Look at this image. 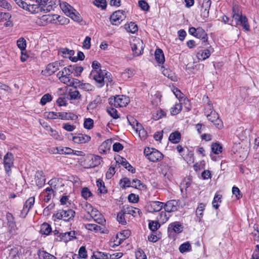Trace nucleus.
Wrapping results in <instances>:
<instances>
[{
    "instance_id": "obj_1",
    "label": "nucleus",
    "mask_w": 259,
    "mask_h": 259,
    "mask_svg": "<svg viewBox=\"0 0 259 259\" xmlns=\"http://www.w3.org/2000/svg\"><path fill=\"white\" fill-rule=\"evenodd\" d=\"M232 18L235 21L236 25L242 26L246 31L250 30L247 18L242 14V11L238 5H234L232 8Z\"/></svg>"
},
{
    "instance_id": "obj_2",
    "label": "nucleus",
    "mask_w": 259,
    "mask_h": 259,
    "mask_svg": "<svg viewBox=\"0 0 259 259\" xmlns=\"http://www.w3.org/2000/svg\"><path fill=\"white\" fill-rule=\"evenodd\" d=\"M64 19V23L62 24H68L69 23V19L65 18L63 17H60V16L56 14L54 15H44L39 18H38L36 21V23L39 26H46L49 24L53 23L56 24L57 20L59 19Z\"/></svg>"
},
{
    "instance_id": "obj_3",
    "label": "nucleus",
    "mask_w": 259,
    "mask_h": 259,
    "mask_svg": "<svg viewBox=\"0 0 259 259\" xmlns=\"http://www.w3.org/2000/svg\"><path fill=\"white\" fill-rule=\"evenodd\" d=\"M91 75L94 79L99 83V87H102L104 84L105 80L110 81L111 74L105 70L99 69L92 70Z\"/></svg>"
},
{
    "instance_id": "obj_4",
    "label": "nucleus",
    "mask_w": 259,
    "mask_h": 259,
    "mask_svg": "<svg viewBox=\"0 0 259 259\" xmlns=\"http://www.w3.org/2000/svg\"><path fill=\"white\" fill-rule=\"evenodd\" d=\"M75 212L74 210L70 209H59L54 214L53 217L55 221L57 220H62L64 221H69L72 220L75 215Z\"/></svg>"
},
{
    "instance_id": "obj_5",
    "label": "nucleus",
    "mask_w": 259,
    "mask_h": 259,
    "mask_svg": "<svg viewBox=\"0 0 259 259\" xmlns=\"http://www.w3.org/2000/svg\"><path fill=\"white\" fill-rule=\"evenodd\" d=\"M144 153L146 157L152 162H157L163 158L162 154L154 148L147 147L144 149Z\"/></svg>"
},
{
    "instance_id": "obj_6",
    "label": "nucleus",
    "mask_w": 259,
    "mask_h": 259,
    "mask_svg": "<svg viewBox=\"0 0 259 259\" xmlns=\"http://www.w3.org/2000/svg\"><path fill=\"white\" fill-rule=\"evenodd\" d=\"M130 102L128 97L123 95H118L113 98L109 99V103L115 107H121L126 106Z\"/></svg>"
},
{
    "instance_id": "obj_7",
    "label": "nucleus",
    "mask_w": 259,
    "mask_h": 259,
    "mask_svg": "<svg viewBox=\"0 0 259 259\" xmlns=\"http://www.w3.org/2000/svg\"><path fill=\"white\" fill-rule=\"evenodd\" d=\"M14 156L10 152L7 153L4 157V165L6 172L8 176L11 174V168L14 166Z\"/></svg>"
},
{
    "instance_id": "obj_8",
    "label": "nucleus",
    "mask_w": 259,
    "mask_h": 259,
    "mask_svg": "<svg viewBox=\"0 0 259 259\" xmlns=\"http://www.w3.org/2000/svg\"><path fill=\"white\" fill-rule=\"evenodd\" d=\"M131 48L133 52L137 56L141 55L144 49L143 43L140 38H135L131 42Z\"/></svg>"
},
{
    "instance_id": "obj_9",
    "label": "nucleus",
    "mask_w": 259,
    "mask_h": 259,
    "mask_svg": "<svg viewBox=\"0 0 259 259\" xmlns=\"http://www.w3.org/2000/svg\"><path fill=\"white\" fill-rule=\"evenodd\" d=\"M124 11L118 10L114 12L110 16L111 23L113 25H118L125 18Z\"/></svg>"
},
{
    "instance_id": "obj_10",
    "label": "nucleus",
    "mask_w": 259,
    "mask_h": 259,
    "mask_svg": "<svg viewBox=\"0 0 259 259\" xmlns=\"http://www.w3.org/2000/svg\"><path fill=\"white\" fill-rule=\"evenodd\" d=\"M164 203L155 201L149 202L146 205L147 210L149 212H155L161 210L163 207Z\"/></svg>"
},
{
    "instance_id": "obj_11",
    "label": "nucleus",
    "mask_w": 259,
    "mask_h": 259,
    "mask_svg": "<svg viewBox=\"0 0 259 259\" xmlns=\"http://www.w3.org/2000/svg\"><path fill=\"white\" fill-rule=\"evenodd\" d=\"M211 4V0H199L201 5V15L203 18L209 16V10Z\"/></svg>"
},
{
    "instance_id": "obj_12",
    "label": "nucleus",
    "mask_w": 259,
    "mask_h": 259,
    "mask_svg": "<svg viewBox=\"0 0 259 259\" xmlns=\"http://www.w3.org/2000/svg\"><path fill=\"white\" fill-rule=\"evenodd\" d=\"M121 209L125 214L131 215L134 217H140L142 214V211L140 209L128 205H123Z\"/></svg>"
},
{
    "instance_id": "obj_13",
    "label": "nucleus",
    "mask_w": 259,
    "mask_h": 259,
    "mask_svg": "<svg viewBox=\"0 0 259 259\" xmlns=\"http://www.w3.org/2000/svg\"><path fill=\"white\" fill-rule=\"evenodd\" d=\"M206 116L208 119L213 122L218 128L220 129L223 127L222 121L219 118L218 115L215 112L212 113L211 111L210 114H207Z\"/></svg>"
},
{
    "instance_id": "obj_14",
    "label": "nucleus",
    "mask_w": 259,
    "mask_h": 259,
    "mask_svg": "<svg viewBox=\"0 0 259 259\" xmlns=\"http://www.w3.org/2000/svg\"><path fill=\"white\" fill-rule=\"evenodd\" d=\"M91 137L87 135L78 134L72 137V141L77 144H85L90 142Z\"/></svg>"
},
{
    "instance_id": "obj_15",
    "label": "nucleus",
    "mask_w": 259,
    "mask_h": 259,
    "mask_svg": "<svg viewBox=\"0 0 259 259\" xmlns=\"http://www.w3.org/2000/svg\"><path fill=\"white\" fill-rule=\"evenodd\" d=\"M178 207V201L176 200H171L163 204V208L165 211L168 212L175 211Z\"/></svg>"
},
{
    "instance_id": "obj_16",
    "label": "nucleus",
    "mask_w": 259,
    "mask_h": 259,
    "mask_svg": "<svg viewBox=\"0 0 259 259\" xmlns=\"http://www.w3.org/2000/svg\"><path fill=\"white\" fill-rule=\"evenodd\" d=\"M54 190L52 187L46 188L41 194V196L43 198L45 202H49L52 197L55 195Z\"/></svg>"
},
{
    "instance_id": "obj_17",
    "label": "nucleus",
    "mask_w": 259,
    "mask_h": 259,
    "mask_svg": "<svg viewBox=\"0 0 259 259\" xmlns=\"http://www.w3.org/2000/svg\"><path fill=\"white\" fill-rule=\"evenodd\" d=\"M35 202L34 197H29L24 204L23 208L21 210V214L25 217L28 213L30 209L33 206Z\"/></svg>"
},
{
    "instance_id": "obj_18",
    "label": "nucleus",
    "mask_w": 259,
    "mask_h": 259,
    "mask_svg": "<svg viewBox=\"0 0 259 259\" xmlns=\"http://www.w3.org/2000/svg\"><path fill=\"white\" fill-rule=\"evenodd\" d=\"M60 63L58 62H55L48 65L45 71V73L47 75H51L59 69Z\"/></svg>"
},
{
    "instance_id": "obj_19",
    "label": "nucleus",
    "mask_w": 259,
    "mask_h": 259,
    "mask_svg": "<svg viewBox=\"0 0 259 259\" xmlns=\"http://www.w3.org/2000/svg\"><path fill=\"white\" fill-rule=\"evenodd\" d=\"M75 236L74 231H69L65 233H61L58 236L57 240L60 241L67 242L73 239Z\"/></svg>"
},
{
    "instance_id": "obj_20",
    "label": "nucleus",
    "mask_w": 259,
    "mask_h": 259,
    "mask_svg": "<svg viewBox=\"0 0 259 259\" xmlns=\"http://www.w3.org/2000/svg\"><path fill=\"white\" fill-rule=\"evenodd\" d=\"M35 182L36 185L39 187H42L45 184L46 179L44 172L42 171H38L35 176Z\"/></svg>"
},
{
    "instance_id": "obj_21",
    "label": "nucleus",
    "mask_w": 259,
    "mask_h": 259,
    "mask_svg": "<svg viewBox=\"0 0 259 259\" xmlns=\"http://www.w3.org/2000/svg\"><path fill=\"white\" fill-rule=\"evenodd\" d=\"M62 83L70 87L74 85L75 79L70 76H57Z\"/></svg>"
},
{
    "instance_id": "obj_22",
    "label": "nucleus",
    "mask_w": 259,
    "mask_h": 259,
    "mask_svg": "<svg viewBox=\"0 0 259 259\" xmlns=\"http://www.w3.org/2000/svg\"><path fill=\"white\" fill-rule=\"evenodd\" d=\"M182 225L179 222H175L169 225L168 231L169 232L173 231L175 233H179L182 231Z\"/></svg>"
},
{
    "instance_id": "obj_23",
    "label": "nucleus",
    "mask_w": 259,
    "mask_h": 259,
    "mask_svg": "<svg viewBox=\"0 0 259 259\" xmlns=\"http://www.w3.org/2000/svg\"><path fill=\"white\" fill-rule=\"evenodd\" d=\"M60 7L62 10L66 14V15L70 14L71 12H74V9L70 5L65 2H61L60 3Z\"/></svg>"
},
{
    "instance_id": "obj_24",
    "label": "nucleus",
    "mask_w": 259,
    "mask_h": 259,
    "mask_svg": "<svg viewBox=\"0 0 259 259\" xmlns=\"http://www.w3.org/2000/svg\"><path fill=\"white\" fill-rule=\"evenodd\" d=\"M195 37L202 40L204 42L207 41V34L204 30L201 27L197 28Z\"/></svg>"
},
{
    "instance_id": "obj_25",
    "label": "nucleus",
    "mask_w": 259,
    "mask_h": 259,
    "mask_svg": "<svg viewBox=\"0 0 259 259\" xmlns=\"http://www.w3.org/2000/svg\"><path fill=\"white\" fill-rule=\"evenodd\" d=\"M42 8L38 4H27V7H25V10L31 12V13H37L41 11Z\"/></svg>"
},
{
    "instance_id": "obj_26",
    "label": "nucleus",
    "mask_w": 259,
    "mask_h": 259,
    "mask_svg": "<svg viewBox=\"0 0 259 259\" xmlns=\"http://www.w3.org/2000/svg\"><path fill=\"white\" fill-rule=\"evenodd\" d=\"M170 217V215L167 214L165 211H161L157 217V221L160 224L165 223Z\"/></svg>"
},
{
    "instance_id": "obj_27",
    "label": "nucleus",
    "mask_w": 259,
    "mask_h": 259,
    "mask_svg": "<svg viewBox=\"0 0 259 259\" xmlns=\"http://www.w3.org/2000/svg\"><path fill=\"white\" fill-rule=\"evenodd\" d=\"M155 58L157 62L159 64H163L165 61L164 56L161 49L156 50Z\"/></svg>"
},
{
    "instance_id": "obj_28",
    "label": "nucleus",
    "mask_w": 259,
    "mask_h": 259,
    "mask_svg": "<svg viewBox=\"0 0 259 259\" xmlns=\"http://www.w3.org/2000/svg\"><path fill=\"white\" fill-rule=\"evenodd\" d=\"M101 103V99L100 96H97L95 99L88 105L87 109L89 110L96 108Z\"/></svg>"
},
{
    "instance_id": "obj_29",
    "label": "nucleus",
    "mask_w": 259,
    "mask_h": 259,
    "mask_svg": "<svg viewBox=\"0 0 259 259\" xmlns=\"http://www.w3.org/2000/svg\"><path fill=\"white\" fill-rule=\"evenodd\" d=\"M210 52L208 49L199 51L197 54V57L199 60H204L209 57Z\"/></svg>"
},
{
    "instance_id": "obj_30",
    "label": "nucleus",
    "mask_w": 259,
    "mask_h": 259,
    "mask_svg": "<svg viewBox=\"0 0 259 259\" xmlns=\"http://www.w3.org/2000/svg\"><path fill=\"white\" fill-rule=\"evenodd\" d=\"M63 112H49L45 113V116L48 118L52 119H62V116Z\"/></svg>"
},
{
    "instance_id": "obj_31",
    "label": "nucleus",
    "mask_w": 259,
    "mask_h": 259,
    "mask_svg": "<svg viewBox=\"0 0 259 259\" xmlns=\"http://www.w3.org/2000/svg\"><path fill=\"white\" fill-rule=\"evenodd\" d=\"M38 255L39 259H57L54 255L44 250H39Z\"/></svg>"
},
{
    "instance_id": "obj_32",
    "label": "nucleus",
    "mask_w": 259,
    "mask_h": 259,
    "mask_svg": "<svg viewBox=\"0 0 259 259\" xmlns=\"http://www.w3.org/2000/svg\"><path fill=\"white\" fill-rule=\"evenodd\" d=\"M181 140V134L179 132H175L170 134L169 140L173 143H178Z\"/></svg>"
},
{
    "instance_id": "obj_33",
    "label": "nucleus",
    "mask_w": 259,
    "mask_h": 259,
    "mask_svg": "<svg viewBox=\"0 0 259 259\" xmlns=\"http://www.w3.org/2000/svg\"><path fill=\"white\" fill-rule=\"evenodd\" d=\"M163 74L170 79L172 81H176L177 80L175 74L170 69H163L162 71Z\"/></svg>"
},
{
    "instance_id": "obj_34",
    "label": "nucleus",
    "mask_w": 259,
    "mask_h": 259,
    "mask_svg": "<svg viewBox=\"0 0 259 259\" xmlns=\"http://www.w3.org/2000/svg\"><path fill=\"white\" fill-rule=\"evenodd\" d=\"M125 29L127 32L134 33L138 31V26L134 22H130L125 25Z\"/></svg>"
},
{
    "instance_id": "obj_35",
    "label": "nucleus",
    "mask_w": 259,
    "mask_h": 259,
    "mask_svg": "<svg viewBox=\"0 0 259 259\" xmlns=\"http://www.w3.org/2000/svg\"><path fill=\"white\" fill-rule=\"evenodd\" d=\"M52 231L51 226L48 223H43L40 227V232L42 234L48 235Z\"/></svg>"
},
{
    "instance_id": "obj_36",
    "label": "nucleus",
    "mask_w": 259,
    "mask_h": 259,
    "mask_svg": "<svg viewBox=\"0 0 259 259\" xmlns=\"http://www.w3.org/2000/svg\"><path fill=\"white\" fill-rule=\"evenodd\" d=\"M71 68V65L64 67L57 73V76H70L72 74V69Z\"/></svg>"
},
{
    "instance_id": "obj_37",
    "label": "nucleus",
    "mask_w": 259,
    "mask_h": 259,
    "mask_svg": "<svg viewBox=\"0 0 259 259\" xmlns=\"http://www.w3.org/2000/svg\"><path fill=\"white\" fill-rule=\"evenodd\" d=\"M46 130L49 133L50 135L55 139L56 140H61V137L60 135L59 134L57 131L53 129L50 126L47 125L46 126Z\"/></svg>"
},
{
    "instance_id": "obj_38",
    "label": "nucleus",
    "mask_w": 259,
    "mask_h": 259,
    "mask_svg": "<svg viewBox=\"0 0 259 259\" xmlns=\"http://www.w3.org/2000/svg\"><path fill=\"white\" fill-rule=\"evenodd\" d=\"M62 120H75L77 118L76 115L70 112H63Z\"/></svg>"
},
{
    "instance_id": "obj_39",
    "label": "nucleus",
    "mask_w": 259,
    "mask_h": 259,
    "mask_svg": "<svg viewBox=\"0 0 259 259\" xmlns=\"http://www.w3.org/2000/svg\"><path fill=\"white\" fill-rule=\"evenodd\" d=\"M109 254L103 252L97 251L94 253L92 257H95V259H109Z\"/></svg>"
},
{
    "instance_id": "obj_40",
    "label": "nucleus",
    "mask_w": 259,
    "mask_h": 259,
    "mask_svg": "<svg viewBox=\"0 0 259 259\" xmlns=\"http://www.w3.org/2000/svg\"><path fill=\"white\" fill-rule=\"evenodd\" d=\"M205 207V204L201 203L199 204L196 210V215L199 217V221H200L201 218L203 216V211Z\"/></svg>"
},
{
    "instance_id": "obj_41",
    "label": "nucleus",
    "mask_w": 259,
    "mask_h": 259,
    "mask_svg": "<svg viewBox=\"0 0 259 259\" xmlns=\"http://www.w3.org/2000/svg\"><path fill=\"white\" fill-rule=\"evenodd\" d=\"M68 16L76 22H80L82 21L80 15L75 9L74 12H71Z\"/></svg>"
},
{
    "instance_id": "obj_42",
    "label": "nucleus",
    "mask_w": 259,
    "mask_h": 259,
    "mask_svg": "<svg viewBox=\"0 0 259 259\" xmlns=\"http://www.w3.org/2000/svg\"><path fill=\"white\" fill-rule=\"evenodd\" d=\"M68 16L76 22H80L82 21L80 15L75 9L74 12H71Z\"/></svg>"
},
{
    "instance_id": "obj_43",
    "label": "nucleus",
    "mask_w": 259,
    "mask_h": 259,
    "mask_svg": "<svg viewBox=\"0 0 259 259\" xmlns=\"http://www.w3.org/2000/svg\"><path fill=\"white\" fill-rule=\"evenodd\" d=\"M71 69H72V74H73L75 76H79L83 70L82 67L78 66L76 65H71Z\"/></svg>"
},
{
    "instance_id": "obj_44",
    "label": "nucleus",
    "mask_w": 259,
    "mask_h": 259,
    "mask_svg": "<svg viewBox=\"0 0 259 259\" xmlns=\"http://www.w3.org/2000/svg\"><path fill=\"white\" fill-rule=\"evenodd\" d=\"M125 214H126L123 211L122 209L121 211L118 213L117 220L120 224L122 225H125L126 224V221L125 219Z\"/></svg>"
},
{
    "instance_id": "obj_45",
    "label": "nucleus",
    "mask_w": 259,
    "mask_h": 259,
    "mask_svg": "<svg viewBox=\"0 0 259 259\" xmlns=\"http://www.w3.org/2000/svg\"><path fill=\"white\" fill-rule=\"evenodd\" d=\"M182 107L181 103H176L170 109V113L172 115L178 114L182 110Z\"/></svg>"
},
{
    "instance_id": "obj_46",
    "label": "nucleus",
    "mask_w": 259,
    "mask_h": 259,
    "mask_svg": "<svg viewBox=\"0 0 259 259\" xmlns=\"http://www.w3.org/2000/svg\"><path fill=\"white\" fill-rule=\"evenodd\" d=\"M134 75V70L127 68L121 74L122 78L126 80Z\"/></svg>"
},
{
    "instance_id": "obj_47",
    "label": "nucleus",
    "mask_w": 259,
    "mask_h": 259,
    "mask_svg": "<svg viewBox=\"0 0 259 259\" xmlns=\"http://www.w3.org/2000/svg\"><path fill=\"white\" fill-rule=\"evenodd\" d=\"M52 100V97L51 94L48 93L45 94L41 98L40 103L42 105H46L48 102H51Z\"/></svg>"
},
{
    "instance_id": "obj_48",
    "label": "nucleus",
    "mask_w": 259,
    "mask_h": 259,
    "mask_svg": "<svg viewBox=\"0 0 259 259\" xmlns=\"http://www.w3.org/2000/svg\"><path fill=\"white\" fill-rule=\"evenodd\" d=\"M191 245L189 242H186L181 244L179 247V250L181 253H184L190 251Z\"/></svg>"
},
{
    "instance_id": "obj_49",
    "label": "nucleus",
    "mask_w": 259,
    "mask_h": 259,
    "mask_svg": "<svg viewBox=\"0 0 259 259\" xmlns=\"http://www.w3.org/2000/svg\"><path fill=\"white\" fill-rule=\"evenodd\" d=\"M96 214L95 217L93 218L94 221L98 224L103 225L105 223V220L103 215L99 211H96Z\"/></svg>"
},
{
    "instance_id": "obj_50",
    "label": "nucleus",
    "mask_w": 259,
    "mask_h": 259,
    "mask_svg": "<svg viewBox=\"0 0 259 259\" xmlns=\"http://www.w3.org/2000/svg\"><path fill=\"white\" fill-rule=\"evenodd\" d=\"M160 227V224L157 221H152L149 223V228L154 232L156 231Z\"/></svg>"
},
{
    "instance_id": "obj_51",
    "label": "nucleus",
    "mask_w": 259,
    "mask_h": 259,
    "mask_svg": "<svg viewBox=\"0 0 259 259\" xmlns=\"http://www.w3.org/2000/svg\"><path fill=\"white\" fill-rule=\"evenodd\" d=\"M69 96L71 100H76L80 98L79 92L76 89L70 90L69 93Z\"/></svg>"
},
{
    "instance_id": "obj_52",
    "label": "nucleus",
    "mask_w": 259,
    "mask_h": 259,
    "mask_svg": "<svg viewBox=\"0 0 259 259\" xmlns=\"http://www.w3.org/2000/svg\"><path fill=\"white\" fill-rule=\"evenodd\" d=\"M94 126V120L90 118H85L83 122V127L85 129L91 130Z\"/></svg>"
},
{
    "instance_id": "obj_53",
    "label": "nucleus",
    "mask_w": 259,
    "mask_h": 259,
    "mask_svg": "<svg viewBox=\"0 0 259 259\" xmlns=\"http://www.w3.org/2000/svg\"><path fill=\"white\" fill-rule=\"evenodd\" d=\"M97 186L98 187V191L100 193H106L107 190L105 188L104 183L101 180L97 181Z\"/></svg>"
},
{
    "instance_id": "obj_54",
    "label": "nucleus",
    "mask_w": 259,
    "mask_h": 259,
    "mask_svg": "<svg viewBox=\"0 0 259 259\" xmlns=\"http://www.w3.org/2000/svg\"><path fill=\"white\" fill-rule=\"evenodd\" d=\"M211 148L212 152L215 154H219L222 152V147L218 143H213Z\"/></svg>"
},
{
    "instance_id": "obj_55",
    "label": "nucleus",
    "mask_w": 259,
    "mask_h": 259,
    "mask_svg": "<svg viewBox=\"0 0 259 259\" xmlns=\"http://www.w3.org/2000/svg\"><path fill=\"white\" fill-rule=\"evenodd\" d=\"M18 47L23 52L26 47V40L23 37H21L17 41Z\"/></svg>"
},
{
    "instance_id": "obj_56",
    "label": "nucleus",
    "mask_w": 259,
    "mask_h": 259,
    "mask_svg": "<svg viewBox=\"0 0 259 259\" xmlns=\"http://www.w3.org/2000/svg\"><path fill=\"white\" fill-rule=\"evenodd\" d=\"M144 185L141 183V181L138 179H133L132 181V187L141 189L144 187Z\"/></svg>"
},
{
    "instance_id": "obj_57",
    "label": "nucleus",
    "mask_w": 259,
    "mask_h": 259,
    "mask_svg": "<svg viewBox=\"0 0 259 259\" xmlns=\"http://www.w3.org/2000/svg\"><path fill=\"white\" fill-rule=\"evenodd\" d=\"M85 228L90 231H94L97 232L101 230V227L96 224H88L85 225Z\"/></svg>"
},
{
    "instance_id": "obj_58",
    "label": "nucleus",
    "mask_w": 259,
    "mask_h": 259,
    "mask_svg": "<svg viewBox=\"0 0 259 259\" xmlns=\"http://www.w3.org/2000/svg\"><path fill=\"white\" fill-rule=\"evenodd\" d=\"M222 198V195H220V194H216L213 198V200L212 201V205H213V207L214 208H215V209H218L219 206V202H221V199Z\"/></svg>"
},
{
    "instance_id": "obj_59",
    "label": "nucleus",
    "mask_w": 259,
    "mask_h": 259,
    "mask_svg": "<svg viewBox=\"0 0 259 259\" xmlns=\"http://www.w3.org/2000/svg\"><path fill=\"white\" fill-rule=\"evenodd\" d=\"M110 146L111 143L110 141H104L100 146V150L103 151V152H106L107 150L110 149Z\"/></svg>"
},
{
    "instance_id": "obj_60",
    "label": "nucleus",
    "mask_w": 259,
    "mask_h": 259,
    "mask_svg": "<svg viewBox=\"0 0 259 259\" xmlns=\"http://www.w3.org/2000/svg\"><path fill=\"white\" fill-rule=\"evenodd\" d=\"M94 4L98 8H100L102 9L106 8L107 6V3L105 0H95L94 1Z\"/></svg>"
},
{
    "instance_id": "obj_61",
    "label": "nucleus",
    "mask_w": 259,
    "mask_h": 259,
    "mask_svg": "<svg viewBox=\"0 0 259 259\" xmlns=\"http://www.w3.org/2000/svg\"><path fill=\"white\" fill-rule=\"evenodd\" d=\"M78 87L80 89L85 91H92L94 89L93 86L88 83H79Z\"/></svg>"
},
{
    "instance_id": "obj_62",
    "label": "nucleus",
    "mask_w": 259,
    "mask_h": 259,
    "mask_svg": "<svg viewBox=\"0 0 259 259\" xmlns=\"http://www.w3.org/2000/svg\"><path fill=\"white\" fill-rule=\"evenodd\" d=\"M165 115V113L164 111L160 109L159 110H157L156 112L153 114V118L154 120H158Z\"/></svg>"
},
{
    "instance_id": "obj_63",
    "label": "nucleus",
    "mask_w": 259,
    "mask_h": 259,
    "mask_svg": "<svg viewBox=\"0 0 259 259\" xmlns=\"http://www.w3.org/2000/svg\"><path fill=\"white\" fill-rule=\"evenodd\" d=\"M60 52L64 55L65 57L71 58L72 56H73L74 54V52L73 50H69L67 48H63L61 51Z\"/></svg>"
},
{
    "instance_id": "obj_64",
    "label": "nucleus",
    "mask_w": 259,
    "mask_h": 259,
    "mask_svg": "<svg viewBox=\"0 0 259 259\" xmlns=\"http://www.w3.org/2000/svg\"><path fill=\"white\" fill-rule=\"evenodd\" d=\"M120 184L121 185V187L123 188H125L126 187H132V181H131L128 178H124L120 180Z\"/></svg>"
}]
</instances>
